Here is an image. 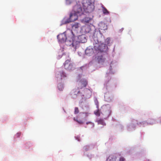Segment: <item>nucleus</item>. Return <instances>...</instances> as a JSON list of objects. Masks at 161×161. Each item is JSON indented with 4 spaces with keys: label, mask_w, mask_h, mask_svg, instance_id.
Instances as JSON below:
<instances>
[{
    "label": "nucleus",
    "mask_w": 161,
    "mask_h": 161,
    "mask_svg": "<svg viewBox=\"0 0 161 161\" xmlns=\"http://www.w3.org/2000/svg\"><path fill=\"white\" fill-rule=\"evenodd\" d=\"M57 38L59 42H65L66 44L68 46H72L75 49H76V45L77 44V42H75L74 40V37L73 36H72L71 39L70 40L69 37L67 38L65 34H59L57 36Z\"/></svg>",
    "instance_id": "obj_1"
},
{
    "label": "nucleus",
    "mask_w": 161,
    "mask_h": 161,
    "mask_svg": "<svg viewBox=\"0 0 161 161\" xmlns=\"http://www.w3.org/2000/svg\"><path fill=\"white\" fill-rule=\"evenodd\" d=\"M75 13L74 14L71 13L70 14L69 18L66 20H64L62 24H66L70 22L74 21L76 20L78 18L77 14L80 13L82 11V8L78 5H75L74 8Z\"/></svg>",
    "instance_id": "obj_2"
},
{
    "label": "nucleus",
    "mask_w": 161,
    "mask_h": 161,
    "mask_svg": "<svg viewBox=\"0 0 161 161\" xmlns=\"http://www.w3.org/2000/svg\"><path fill=\"white\" fill-rule=\"evenodd\" d=\"M81 76L78 75L76 77V81L78 83V89H81L84 87H86L87 84V81L85 79H80Z\"/></svg>",
    "instance_id": "obj_3"
},
{
    "label": "nucleus",
    "mask_w": 161,
    "mask_h": 161,
    "mask_svg": "<svg viewBox=\"0 0 161 161\" xmlns=\"http://www.w3.org/2000/svg\"><path fill=\"white\" fill-rule=\"evenodd\" d=\"M111 112L110 107L109 106H105L102 108L101 114L103 115V117L105 119L109 116Z\"/></svg>",
    "instance_id": "obj_4"
},
{
    "label": "nucleus",
    "mask_w": 161,
    "mask_h": 161,
    "mask_svg": "<svg viewBox=\"0 0 161 161\" xmlns=\"http://www.w3.org/2000/svg\"><path fill=\"white\" fill-rule=\"evenodd\" d=\"M64 67L65 69L70 70L73 69L74 67L73 64L70 62V60H66L64 64Z\"/></svg>",
    "instance_id": "obj_5"
},
{
    "label": "nucleus",
    "mask_w": 161,
    "mask_h": 161,
    "mask_svg": "<svg viewBox=\"0 0 161 161\" xmlns=\"http://www.w3.org/2000/svg\"><path fill=\"white\" fill-rule=\"evenodd\" d=\"M83 21L84 23L86 25L85 26V27L86 28L85 29L86 32L88 33L89 32L91 31V28L89 26L88 30H87L88 26L87 25L89 23V22L91 21V18L89 17H86L83 19Z\"/></svg>",
    "instance_id": "obj_6"
},
{
    "label": "nucleus",
    "mask_w": 161,
    "mask_h": 161,
    "mask_svg": "<svg viewBox=\"0 0 161 161\" xmlns=\"http://www.w3.org/2000/svg\"><path fill=\"white\" fill-rule=\"evenodd\" d=\"M89 68V66L85 64L81 67L78 68L77 70L80 72H84L86 71Z\"/></svg>",
    "instance_id": "obj_7"
},
{
    "label": "nucleus",
    "mask_w": 161,
    "mask_h": 161,
    "mask_svg": "<svg viewBox=\"0 0 161 161\" xmlns=\"http://www.w3.org/2000/svg\"><path fill=\"white\" fill-rule=\"evenodd\" d=\"M99 29L105 30L107 29V26L104 23L101 22L98 24Z\"/></svg>",
    "instance_id": "obj_8"
},
{
    "label": "nucleus",
    "mask_w": 161,
    "mask_h": 161,
    "mask_svg": "<svg viewBox=\"0 0 161 161\" xmlns=\"http://www.w3.org/2000/svg\"><path fill=\"white\" fill-rule=\"evenodd\" d=\"M106 46L105 44H101L98 47V50L101 52H103L105 51Z\"/></svg>",
    "instance_id": "obj_9"
},
{
    "label": "nucleus",
    "mask_w": 161,
    "mask_h": 161,
    "mask_svg": "<svg viewBox=\"0 0 161 161\" xmlns=\"http://www.w3.org/2000/svg\"><path fill=\"white\" fill-rule=\"evenodd\" d=\"M78 38L80 40V41L78 42H81L82 43H85L86 41V39L85 36L84 35L80 36L78 37Z\"/></svg>",
    "instance_id": "obj_10"
},
{
    "label": "nucleus",
    "mask_w": 161,
    "mask_h": 161,
    "mask_svg": "<svg viewBox=\"0 0 161 161\" xmlns=\"http://www.w3.org/2000/svg\"><path fill=\"white\" fill-rule=\"evenodd\" d=\"M116 157L114 155H111L109 156L106 161H116Z\"/></svg>",
    "instance_id": "obj_11"
},
{
    "label": "nucleus",
    "mask_w": 161,
    "mask_h": 161,
    "mask_svg": "<svg viewBox=\"0 0 161 161\" xmlns=\"http://www.w3.org/2000/svg\"><path fill=\"white\" fill-rule=\"evenodd\" d=\"M59 76L61 77L60 78V79H62L63 78L66 77V75L63 71H61L58 74L57 77H59Z\"/></svg>",
    "instance_id": "obj_12"
},
{
    "label": "nucleus",
    "mask_w": 161,
    "mask_h": 161,
    "mask_svg": "<svg viewBox=\"0 0 161 161\" xmlns=\"http://www.w3.org/2000/svg\"><path fill=\"white\" fill-rule=\"evenodd\" d=\"M105 59L103 58L102 55L98 56L97 58V62L99 63H103Z\"/></svg>",
    "instance_id": "obj_13"
},
{
    "label": "nucleus",
    "mask_w": 161,
    "mask_h": 161,
    "mask_svg": "<svg viewBox=\"0 0 161 161\" xmlns=\"http://www.w3.org/2000/svg\"><path fill=\"white\" fill-rule=\"evenodd\" d=\"M102 11L103 14L106 15H108L109 14V12L103 5H102Z\"/></svg>",
    "instance_id": "obj_14"
},
{
    "label": "nucleus",
    "mask_w": 161,
    "mask_h": 161,
    "mask_svg": "<svg viewBox=\"0 0 161 161\" xmlns=\"http://www.w3.org/2000/svg\"><path fill=\"white\" fill-rule=\"evenodd\" d=\"M155 120L153 119L150 118L147 120V123L151 125H153L155 123Z\"/></svg>",
    "instance_id": "obj_15"
},
{
    "label": "nucleus",
    "mask_w": 161,
    "mask_h": 161,
    "mask_svg": "<svg viewBox=\"0 0 161 161\" xmlns=\"http://www.w3.org/2000/svg\"><path fill=\"white\" fill-rule=\"evenodd\" d=\"M97 123L98 124L101 125H105L106 124L104 120L103 119H99L97 121Z\"/></svg>",
    "instance_id": "obj_16"
},
{
    "label": "nucleus",
    "mask_w": 161,
    "mask_h": 161,
    "mask_svg": "<svg viewBox=\"0 0 161 161\" xmlns=\"http://www.w3.org/2000/svg\"><path fill=\"white\" fill-rule=\"evenodd\" d=\"M85 53L86 55L90 56L91 53L90 48L89 47H87L85 50Z\"/></svg>",
    "instance_id": "obj_17"
},
{
    "label": "nucleus",
    "mask_w": 161,
    "mask_h": 161,
    "mask_svg": "<svg viewBox=\"0 0 161 161\" xmlns=\"http://www.w3.org/2000/svg\"><path fill=\"white\" fill-rule=\"evenodd\" d=\"M91 9L92 11L94 10L95 9L94 2L95 0H91Z\"/></svg>",
    "instance_id": "obj_18"
},
{
    "label": "nucleus",
    "mask_w": 161,
    "mask_h": 161,
    "mask_svg": "<svg viewBox=\"0 0 161 161\" xmlns=\"http://www.w3.org/2000/svg\"><path fill=\"white\" fill-rule=\"evenodd\" d=\"M73 29H77L79 27V24L78 23H75L72 26Z\"/></svg>",
    "instance_id": "obj_19"
},
{
    "label": "nucleus",
    "mask_w": 161,
    "mask_h": 161,
    "mask_svg": "<svg viewBox=\"0 0 161 161\" xmlns=\"http://www.w3.org/2000/svg\"><path fill=\"white\" fill-rule=\"evenodd\" d=\"M58 88L60 91H61L63 90L64 87L62 85L59 84L58 85Z\"/></svg>",
    "instance_id": "obj_20"
},
{
    "label": "nucleus",
    "mask_w": 161,
    "mask_h": 161,
    "mask_svg": "<svg viewBox=\"0 0 161 161\" xmlns=\"http://www.w3.org/2000/svg\"><path fill=\"white\" fill-rule=\"evenodd\" d=\"M94 101L95 104L97 107H98V103L97 99L96 98H94Z\"/></svg>",
    "instance_id": "obj_21"
},
{
    "label": "nucleus",
    "mask_w": 161,
    "mask_h": 161,
    "mask_svg": "<svg viewBox=\"0 0 161 161\" xmlns=\"http://www.w3.org/2000/svg\"><path fill=\"white\" fill-rule=\"evenodd\" d=\"M94 114L96 115L97 116H99L100 115V114L99 113V110H97L96 111H95Z\"/></svg>",
    "instance_id": "obj_22"
},
{
    "label": "nucleus",
    "mask_w": 161,
    "mask_h": 161,
    "mask_svg": "<svg viewBox=\"0 0 161 161\" xmlns=\"http://www.w3.org/2000/svg\"><path fill=\"white\" fill-rule=\"evenodd\" d=\"M125 158L123 156H120L119 158V161H125Z\"/></svg>",
    "instance_id": "obj_23"
},
{
    "label": "nucleus",
    "mask_w": 161,
    "mask_h": 161,
    "mask_svg": "<svg viewBox=\"0 0 161 161\" xmlns=\"http://www.w3.org/2000/svg\"><path fill=\"white\" fill-rule=\"evenodd\" d=\"M79 112V109L78 108L75 107V114H78Z\"/></svg>",
    "instance_id": "obj_24"
},
{
    "label": "nucleus",
    "mask_w": 161,
    "mask_h": 161,
    "mask_svg": "<svg viewBox=\"0 0 161 161\" xmlns=\"http://www.w3.org/2000/svg\"><path fill=\"white\" fill-rule=\"evenodd\" d=\"M83 148L85 151H87L88 149H89V147L86 146L84 147Z\"/></svg>",
    "instance_id": "obj_25"
},
{
    "label": "nucleus",
    "mask_w": 161,
    "mask_h": 161,
    "mask_svg": "<svg viewBox=\"0 0 161 161\" xmlns=\"http://www.w3.org/2000/svg\"><path fill=\"white\" fill-rule=\"evenodd\" d=\"M74 119L75 121H77V122H78V123H80V124H81V122L80 121H80H78V120H75V118H74Z\"/></svg>",
    "instance_id": "obj_26"
},
{
    "label": "nucleus",
    "mask_w": 161,
    "mask_h": 161,
    "mask_svg": "<svg viewBox=\"0 0 161 161\" xmlns=\"http://www.w3.org/2000/svg\"><path fill=\"white\" fill-rule=\"evenodd\" d=\"M20 135V134L19 133H18L17 135V137H19Z\"/></svg>",
    "instance_id": "obj_27"
},
{
    "label": "nucleus",
    "mask_w": 161,
    "mask_h": 161,
    "mask_svg": "<svg viewBox=\"0 0 161 161\" xmlns=\"http://www.w3.org/2000/svg\"><path fill=\"white\" fill-rule=\"evenodd\" d=\"M90 123V122H89L87 123H86V124H89V123Z\"/></svg>",
    "instance_id": "obj_28"
},
{
    "label": "nucleus",
    "mask_w": 161,
    "mask_h": 161,
    "mask_svg": "<svg viewBox=\"0 0 161 161\" xmlns=\"http://www.w3.org/2000/svg\"><path fill=\"white\" fill-rule=\"evenodd\" d=\"M79 92H80V91H78V92H77V93H79Z\"/></svg>",
    "instance_id": "obj_29"
}]
</instances>
